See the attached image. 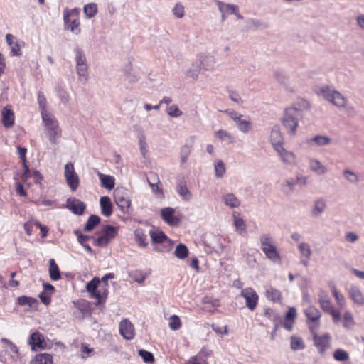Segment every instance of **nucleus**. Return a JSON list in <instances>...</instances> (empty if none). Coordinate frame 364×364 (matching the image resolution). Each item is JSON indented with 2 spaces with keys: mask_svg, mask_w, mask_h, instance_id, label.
<instances>
[{
  "mask_svg": "<svg viewBox=\"0 0 364 364\" xmlns=\"http://www.w3.org/2000/svg\"><path fill=\"white\" fill-rule=\"evenodd\" d=\"M298 250L300 253V262L304 267H307L311 256V250L309 244L306 242H301L298 245Z\"/></svg>",
  "mask_w": 364,
  "mask_h": 364,
  "instance_id": "nucleus-13",
  "label": "nucleus"
},
{
  "mask_svg": "<svg viewBox=\"0 0 364 364\" xmlns=\"http://www.w3.org/2000/svg\"><path fill=\"white\" fill-rule=\"evenodd\" d=\"M139 146L141 154L145 156L147 152V144L146 142V137L144 135L139 136Z\"/></svg>",
  "mask_w": 364,
  "mask_h": 364,
  "instance_id": "nucleus-61",
  "label": "nucleus"
},
{
  "mask_svg": "<svg viewBox=\"0 0 364 364\" xmlns=\"http://www.w3.org/2000/svg\"><path fill=\"white\" fill-rule=\"evenodd\" d=\"M350 298L358 305L364 304V296L360 289L356 286H351L348 290Z\"/></svg>",
  "mask_w": 364,
  "mask_h": 364,
  "instance_id": "nucleus-19",
  "label": "nucleus"
},
{
  "mask_svg": "<svg viewBox=\"0 0 364 364\" xmlns=\"http://www.w3.org/2000/svg\"><path fill=\"white\" fill-rule=\"evenodd\" d=\"M316 92L317 95L322 96L326 100L338 108H343L346 105V97L331 86L322 85L318 87Z\"/></svg>",
  "mask_w": 364,
  "mask_h": 364,
  "instance_id": "nucleus-3",
  "label": "nucleus"
},
{
  "mask_svg": "<svg viewBox=\"0 0 364 364\" xmlns=\"http://www.w3.org/2000/svg\"><path fill=\"white\" fill-rule=\"evenodd\" d=\"M172 13L178 18H183L185 14L184 6L181 3H176L172 9Z\"/></svg>",
  "mask_w": 364,
  "mask_h": 364,
  "instance_id": "nucleus-51",
  "label": "nucleus"
},
{
  "mask_svg": "<svg viewBox=\"0 0 364 364\" xmlns=\"http://www.w3.org/2000/svg\"><path fill=\"white\" fill-rule=\"evenodd\" d=\"M199 64L201 70L211 71L214 69L215 65V58L210 54H200L196 59Z\"/></svg>",
  "mask_w": 364,
  "mask_h": 364,
  "instance_id": "nucleus-8",
  "label": "nucleus"
},
{
  "mask_svg": "<svg viewBox=\"0 0 364 364\" xmlns=\"http://www.w3.org/2000/svg\"><path fill=\"white\" fill-rule=\"evenodd\" d=\"M176 191L183 200L188 201L191 199V193L188 191L186 185H178L176 187Z\"/></svg>",
  "mask_w": 364,
  "mask_h": 364,
  "instance_id": "nucleus-44",
  "label": "nucleus"
},
{
  "mask_svg": "<svg viewBox=\"0 0 364 364\" xmlns=\"http://www.w3.org/2000/svg\"><path fill=\"white\" fill-rule=\"evenodd\" d=\"M241 296L245 299V304L250 311L255 309L258 304L259 296L257 292L251 287L242 290Z\"/></svg>",
  "mask_w": 364,
  "mask_h": 364,
  "instance_id": "nucleus-7",
  "label": "nucleus"
},
{
  "mask_svg": "<svg viewBox=\"0 0 364 364\" xmlns=\"http://www.w3.org/2000/svg\"><path fill=\"white\" fill-rule=\"evenodd\" d=\"M56 91L58 93V96L62 102L66 103L68 102L69 95L65 90H64L62 87L58 86L56 87Z\"/></svg>",
  "mask_w": 364,
  "mask_h": 364,
  "instance_id": "nucleus-60",
  "label": "nucleus"
},
{
  "mask_svg": "<svg viewBox=\"0 0 364 364\" xmlns=\"http://www.w3.org/2000/svg\"><path fill=\"white\" fill-rule=\"evenodd\" d=\"M215 135L223 141H225L228 144L233 142V137L226 130L220 129L215 133Z\"/></svg>",
  "mask_w": 364,
  "mask_h": 364,
  "instance_id": "nucleus-42",
  "label": "nucleus"
},
{
  "mask_svg": "<svg viewBox=\"0 0 364 364\" xmlns=\"http://www.w3.org/2000/svg\"><path fill=\"white\" fill-rule=\"evenodd\" d=\"M333 358L337 361H346L349 358V355L346 350L338 348L334 351Z\"/></svg>",
  "mask_w": 364,
  "mask_h": 364,
  "instance_id": "nucleus-49",
  "label": "nucleus"
},
{
  "mask_svg": "<svg viewBox=\"0 0 364 364\" xmlns=\"http://www.w3.org/2000/svg\"><path fill=\"white\" fill-rule=\"evenodd\" d=\"M64 176L70 189L75 191L79 186L80 180L77 174L75 171L74 166L72 163L69 162L65 164Z\"/></svg>",
  "mask_w": 364,
  "mask_h": 364,
  "instance_id": "nucleus-6",
  "label": "nucleus"
},
{
  "mask_svg": "<svg viewBox=\"0 0 364 364\" xmlns=\"http://www.w3.org/2000/svg\"><path fill=\"white\" fill-rule=\"evenodd\" d=\"M259 241L261 244V248L267 246L269 244H272L271 237L269 235L263 234L259 237Z\"/></svg>",
  "mask_w": 364,
  "mask_h": 364,
  "instance_id": "nucleus-64",
  "label": "nucleus"
},
{
  "mask_svg": "<svg viewBox=\"0 0 364 364\" xmlns=\"http://www.w3.org/2000/svg\"><path fill=\"white\" fill-rule=\"evenodd\" d=\"M101 221L100 218L98 215H91L84 227V231L85 232H90L92 231L97 225L100 224Z\"/></svg>",
  "mask_w": 364,
  "mask_h": 364,
  "instance_id": "nucleus-32",
  "label": "nucleus"
},
{
  "mask_svg": "<svg viewBox=\"0 0 364 364\" xmlns=\"http://www.w3.org/2000/svg\"><path fill=\"white\" fill-rule=\"evenodd\" d=\"M224 203L230 208H235L240 205V200L233 193H227L222 198Z\"/></svg>",
  "mask_w": 364,
  "mask_h": 364,
  "instance_id": "nucleus-25",
  "label": "nucleus"
},
{
  "mask_svg": "<svg viewBox=\"0 0 364 364\" xmlns=\"http://www.w3.org/2000/svg\"><path fill=\"white\" fill-rule=\"evenodd\" d=\"M114 200L119 208L124 213H129L131 205V200L128 193L124 189H116L114 191Z\"/></svg>",
  "mask_w": 364,
  "mask_h": 364,
  "instance_id": "nucleus-5",
  "label": "nucleus"
},
{
  "mask_svg": "<svg viewBox=\"0 0 364 364\" xmlns=\"http://www.w3.org/2000/svg\"><path fill=\"white\" fill-rule=\"evenodd\" d=\"M174 213L175 210L172 208H164L161 210V216L167 224L176 226L179 224V219L174 216Z\"/></svg>",
  "mask_w": 364,
  "mask_h": 364,
  "instance_id": "nucleus-12",
  "label": "nucleus"
},
{
  "mask_svg": "<svg viewBox=\"0 0 364 364\" xmlns=\"http://www.w3.org/2000/svg\"><path fill=\"white\" fill-rule=\"evenodd\" d=\"M305 347L301 338L292 337L291 341V348L294 350H302Z\"/></svg>",
  "mask_w": 364,
  "mask_h": 364,
  "instance_id": "nucleus-52",
  "label": "nucleus"
},
{
  "mask_svg": "<svg viewBox=\"0 0 364 364\" xmlns=\"http://www.w3.org/2000/svg\"><path fill=\"white\" fill-rule=\"evenodd\" d=\"M194 137L190 136L187 140L186 144L181 148V165L185 164L188 159L189 154L191 151L192 144L193 143Z\"/></svg>",
  "mask_w": 364,
  "mask_h": 364,
  "instance_id": "nucleus-21",
  "label": "nucleus"
},
{
  "mask_svg": "<svg viewBox=\"0 0 364 364\" xmlns=\"http://www.w3.org/2000/svg\"><path fill=\"white\" fill-rule=\"evenodd\" d=\"M314 343L318 353L323 355L325 350L331 346V336L328 333L322 336L314 335Z\"/></svg>",
  "mask_w": 364,
  "mask_h": 364,
  "instance_id": "nucleus-9",
  "label": "nucleus"
},
{
  "mask_svg": "<svg viewBox=\"0 0 364 364\" xmlns=\"http://www.w3.org/2000/svg\"><path fill=\"white\" fill-rule=\"evenodd\" d=\"M97 174L100 180L102 186L104 188L108 190H112L114 188L115 185V179L113 176L103 174L100 171H97Z\"/></svg>",
  "mask_w": 364,
  "mask_h": 364,
  "instance_id": "nucleus-23",
  "label": "nucleus"
},
{
  "mask_svg": "<svg viewBox=\"0 0 364 364\" xmlns=\"http://www.w3.org/2000/svg\"><path fill=\"white\" fill-rule=\"evenodd\" d=\"M78 11L77 9H73L70 10L65 9L63 11V18L65 21V25L66 27H68L70 23H72V20L74 18L77 17Z\"/></svg>",
  "mask_w": 364,
  "mask_h": 364,
  "instance_id": "nucleus-37",
  "label": "nucleus"
},
{
  "mask_svg": "<svg viewBox=\"0 0 364 364\" xmlns=\"http://www.w3.org/2000/svg\"><path fill=\"white\" fill-rule=\"evenodd\" d=\"M149 235L152 243H163L168 240L164 232L160 230H150Z\"/></svg>",
  "mask_w": 364,
  "mask_h": 364,
  "instance_id": "nucleus-30",
  "label": "nucleus"
},
{
  "mask_svg": "<svg viewBox=\"0 0 364 364\" xmlns=\"http://www.w3.org/2000/svg\"><path fill=\"white\" fill-rule=\"evenodd\" d=\"M134 235L136 241L140 247H146L147 246V242H146V235L144 234L143 230L137 229L134 232Z\"/></svg>",
  "mask_w": 364,
  "mask_h": 364,
  "instance_id": "nucleus-43",
  "label": "nucleus"
},
{
  "mask_svg": "<svg viewBox=\"0 0 364 364\" xmlns=\"http://www.w3.org/2000/svg\"><path fill=\"white\" fill-rule=\"evenodd\" d=\"M31 364H53V358L48 353H40L36 355Z\"/></svg>",
  "mask_w": 364,
  "mask_h": 364,
  "instance_id": "nucleus-31",
  "label": "nucleus"
},
{
  "mask_svg": "<svg viewBox=\"0 0 364 364\" xmlns=\"http://www.w3.org/2000/svg\"><path fill=\"white\" fill-rule=\"evenodd\" d=\"M228 93L229 97L231 99V100L237 104H242L243 101L237 92L234 90H230Z\"/></svg>",
  "mask_w": 364,
  "mask_h": 364,
  "instance_id": "nucleus-62",
  "label": "nucleus"
},
{
  "mask_svg": "<svg viewBox=\"0 0 364 364\" xmlns=\"http://www.w3.org/2000/svg\"><path fill=\"white\" fill-rule=\"evenodd\" d=\"M49 273L52 280L56 281L60 278V272L53 259L49 260Z\"/></svg>",
  "mask_w": 364,
  "mask_h": 364,
  "instance_id": "nucleus-35",
  "label": "nucleus"
},
{
  "mask_svg": "<svg viewBox=\"0 0 364 364\" xmlns=\"http://www.w3.org/2000/svg\"><path fill=\"white\" fill-rule=\"evenodd\" d=\"M265 296L270 301H278L281 299V292L275 288L269 287L266 290Z\"/></svg>",
  "mask_w": 364,
  "mask_h": 364,
  "instance_id": "nucleus-39",
  "label": "nucleus"
},
{
  "mask_svg": "<svg viewBox=\"0 0 364 364\" xmlns=\"http://www.w3.org/2000/svg\"><path fill=\"white\" fill-rule=\"evenodd\" d=\"M214 2L217 4L220 12L232 14L238 10V6L236 5L225 4L219 0H214Z\"/></svg>",
  "mask_w": 364,
  "mask_h": 364,
  "instance_id": "nucleus-29",
  "label": "nucleus"
},
{
  "mask_svg": "<svg viewBox=\"0 0 364 364\" xmlns=\"http://www.w3.org/2000/svg\"><path fill=\"white\" fill-rule=\"evenodd\" d=\"M2 122L6 127H11L14 123V112L4 107L1 112Z\"/></svg>",
  "mask_w": 364,
  "mask_h": 364,
  "instance_id": "nucleus-24",
  "label": "nucleus"
},
{
  "mask_svg": "<svg viewBox=\"0 0 364 364\" xmlns=\"http://www.w3.org/2000/svg\"><path fill=\"white\" fill-rule=\"evenodd\" d=\"M237 129L244 134H247L252 129V124L250 119H244L238 124Z\"/></svg>",
  "mask_w": 364,
  "mask_h": 364,
  "instance_id": "nucleus-53",
  "label": "nucleus"
},
{
  "mask_svg": "<svg viewBox=\"0 0 364 364\" xmlns=\"http://www.w3.org/2000/svg\"><path fill=\"white\" fill-rule=\"evenodd\" d=\"M74 234L77 236V241L82 246L86 245V241L91 238L89 235H83L79 230H75Z\"/></svg>",
  "mask_w": 364,
  "mask_h": 364,
  "instance_id": "nucleus-59",
  "label": "nucleus"
},
{
  "mask_svg": "<svg viewBox=\"0 0 364 364\" xmlns=\"http://www.w3.org/2000/svg\"><path fill=\"white\" fill-rule=\"evenodd\" d=\"M354 326V320L351 313L346 311L343 314V326L350 329Z\"/></svg>",
  "mask_w": 364,
  "mask_h": 364,
  "instance_id": "nucleus-50",
  "label": "nucleus"
},
{
  "mask_svg": "<svg viewBox=\"0 0 364 364\" xmlns=\"http://www.w3.org/2000/svg\"><path fill=\"white\" fill-rule=\"evenodd\" d=\"M270 142L274 150L283 146V138L279 125L272 127L270 133Z\"/></svg>",
  "mask_w": 364,
  "mask_h": 364,
  "instance_id": "nucleus-15",
  "label": "nucleus"
},
{
  "mask_svg": "<svg viewBox=\"0 0 364 364\" xmlns=\"http://www.w3.org/2000/svg\"><path fill=\"white\" fill-rule=\"evenodd\" d=\"M139 355L141 357L145 363H152L154 360L153 354L145 350H139Z\"/></svg>",
  "mask_w": 364,
  "mask_h": 364,
  "instance_id": "nucleus-55",
  "label": "nucleus"
},
{
  "mask_svg": "<svg viewBox=\"0 0 364 364\" xmlns=\"http://www.w3.org/2000/svg\"><path fill=\"white\" fill-rule=\"evenodd\" d=\"M102 236L107 240L109 243L110 240L116 237L117 234V230L115 227L110 225H105L102 228Z\"/></svg>",
  "mask_w": 364,
  "mask_h": 364,
  "instance_id": "nucleus-33",
  "label": "nucleus"
},
{
  "mask_svg": "<svg viewBox=\"0 0 364 364\" xmlns=\"http://www.w3.org/2000/svg\"><path fill=\"white\" fill-rule=\"evenodd\" d=\"M275 151L284 164L288 165L295 164V155L291 151L286 150L283 146L278 147Z\"/></svg>",
  "mask_w": 364,
  "mask_h": 364,
  "instance_id": "nucleus-16",
  "label": "nucleus"
},
{
  "mask_svg": "<svg viewBox=\"0 0 364 364\" xmlns=\"http://www.w3.org/2000/svg\"><path fill=\"white\" fill-rule=\"evenodd\" d=\"M100 279L97 277H94L91 281H90L86 286L87 290L89 293L94 292L97 291V288L100 283Z\"/></svg>",
  "mask_w": 364,
  "mask_h": 364,
  "instance_id": "nucleus-58",
  "label": "nucleus"
},
{
  "mask_svg": "<svg viewBox=\"0 0 364 364\" xmlns=\"http://www.w3.org/2000/svg\"><path fill=\"white\" fill-rule=\"evenodd\" d=\"M119 332L124 338L132 340L134 336V328L128 319L122 320L119 323Z\"/></svg>",
  "mask_w": 364,
  "mask_h": 364,
  "instance_id": "nucleus-11",
  "label": "nucleus"
},
{
  "mask_svg": "<svg viewBox=\"0 0 364 364\" xmlns=\"http://www.w3.org/2000/svg\"><path fill=\"white\" fill-rule=\"evenodd\" d=\"M84 12L86 16L89 18L95 16L97 11V4L95 3H90L84 6Z\"/></svg>",
  "mask_w": 364,
  "mask_h": 364,
  "instance_id": "nucleus-45",
  "label": "nucleus"
},
{
  "mask_svg": "<svg viewBox=\"0 0 364 364\" xmlns=\"http://www.w3.org/2000/svg\"><path fill=\"white\" fill-rule=\"evenodd\" d=\"M181 321L178 316L173 315L170 318V321L168 326L171 330L176 331L180 328L181 327Z\"/></svg>",
  "mask_w": 364,
  "mask_h": 364,
  "instance_id": "nucleus-54",
  "label": "nucleus"
},
{
  "mask_svg": "<svg viewBox=\"0 0 364 364\" xmlns=\"http://www.w3.org/2000/svg\"><path fill=\"white\" fill-rule=\"evenodd\" d=\"M168 114L172 117H177L181 116L183 112L178 109V106L173 105L168 107L166 109Z\"/></svg>",
  "mask_w": 364,
  "mask_h": 364,
  "instance_id": "nucleus-57",
  "label": "nucleus"
},
{
  "mask_svg": "<svg viewBox=\"0 0 364 364\" xmlns=\"http://www.w3.org/2000/svg\"><path fill=\"white\" fill-rule=\"evenodd\" d=\"M101 213L105 217H109L112 214L113 205L108 196H102L100 200Z\"/></svg>",
  "mask_w": 364,
  "mask_h": 364,
  "instance_id": "nucleus-18",
  "label": "nucleus"
},
{
  "mask_svg": "<svg viewBox=\"0 0 364 364\" xmlns=\"http://www.w3.org/2000/svg\"><path fill=\"white\" fill-rule=\"evenodd\" d=\"M305 315L309 321L316 322L321 317L319 310L314 306H309L305 310Z\"/></svg>",
  "mask_w": 364,
  "mask_h": 364,
  "instance_id": "nucleus-36",
  "label": "nucleus"
},
{
  "mask_svg": "<svg viewBox=\"0 0 364 364\" xmlns=\"http://www.w3.org/2000/svg\"><path fill=\"white\" fill-rule=\"evenodd\" d=\"M326 208V203L323 198L316 200L311 210V215L314 218L318 217L325 210Z\"/></svg>",
  "mask_w": 364,
  "mask_h": 364,
  "instance_id": "nucleus-22",
  "label": "nucleus"
},
{
  "mask_svg": "<svg viewBox=\"0 0 364 364\" xmlns=\"http://www.w3.org/2000/svg\"><path fill=\"white\" fill-rule=\"evenodd\" d=\"M343 176L350 183L357 184L359 182L358 175L350 169H344L343 171Z\"/></svg>",
  "mask_w": 364,
  "mask_h": 364,
  "instance_id": "nucleus-40",
  "label": "nucleus"
},
{
  "mask_svg": "<svg viewBox=\"0 0 364 364\" xmlns=\"http://www.w3.org/2000/svg\"><path fill=\"white\" fill-rule=\"evenodd\" d=\"M66 207L73 212V213L81 215L84 213L86 205L79 199L75 198H69L67 200Z\"/></svg>",
  "mask_w": 364,
  "mask_h": 364,
  "instance_id": "nucleus-10",
  "label": "nucleus"
},
{
  "mask_svg": "<svg viewBox=\"0 0 364 364\" xmlns=\"http://www.w3.org/2000/svg\"><path fill=\"white\" fill-rule=\"evenodd\" d=\"M295 186V180L292 178H288L281 184L282 192L285 195H290L294 191Z\"/></svg>",
  "mask_w": 364,
  "mask_h": 364,
  "instance_id": "nucleus-27",
  "label": "nucleus"
},
{
  "mask_svg": "<svg viewBox=\"0 0 364 364\" xmlns=\"http://www.w3.org/2000/svg\"><path fill=\"white\" fill-rule=\"evenodd\" d=\"M75 59L76 62V71L80 80L87 81L88 78L87 58L83 50L77 46L74 49Z\"/></svg>",
  "mask_w": 364,
  "mask_h": 364,
  "instance_id": "nucleus-4",
  "label": "nucleus"
},
{
  "mask_svg": "<svg viewBox=\"0 0 364 364\" xmlns=\"http://www.w3.org/2000/svg\"><path fill=\"white\" fill-rule=\"evenodd\" d=\"M201 68L196 61V60L192 63L191 68L186 71V75L194 80L198 78V75Z\"/></svg>",
  "mask_w": 364,
  "mask_h": 364,
  "instance_id": "nucleus-38",
  "label": "nucleus"
},
{
  "mask_svg": "<svg viewBox=\"0 0 364 364\" xmlns=\"http://www.w3.org/2000/svg\"><path fill=\"white\" fill-rule=\"evenodd\" d=\"M215 173L216 178H222L225 173V164L221 161L218 160L215 163Z\"/></svg>",
  "mask_w": 364,
  "mask_h": 364,
  "instance_id": "nucleus-47",
  "label": "nucleus"
},
{
  "mask_svg": "<svg viewBox=\"0 0 364 364\" xmlns=\"http://www.w3.org/2000/svg\"><path fill=\"white\" fill-rule=\"evenodd\" d=\"M18 302L21 306H28L30 308L36 309L38 304L37 299L28 297L26 296H21L18 298Z\"/></svg>",
  "mask_w": 364,
  "mask_h": 364,
  "instance_id": "nucleus-34",
  "label": "nucleus"
},
{
  "mask_svg": "<svg viewBox=\"0 0 364 364\" xmlns=\"http://www.w3.org/2000/svg\"><path fill=\"white\" fill-rule=\"evenodd\" d=\"M42 119L50 142L53 144H58L62 136V130L56 118L52 114H43Z\"/></svg>",
  "mask_w": 364,
  "mask_h": 364,
  "instance_id": "nucleus-2",
  "label": "nucleus"
},
{
  "mask_svg": "<svg viewBox=\"0 0 364 364\" xmlns=\"http://www.w3.org/2000/svg\"><path fill=\"white\" fill-rule=\"evenodd\" d=\"M331 139L324 135H316L311 139H307V144L309 146H323L329 144Z\"/></svg>",
  "mask_w": 364,
  "mask_h": 364,
  "instance_id": "nucleus-20",
  "label": "nucleus"
},
{
  "mask_svg": "<svg viewBox=\"0 0 364 364\" xmlns=\"http://www.w3.org/2000/svg\"><path fill=\"white\" fill-rule=\"evenodd\" d=\"M266 257L274 262H279L281 257L277 250L276 247L272 243L261 248Z\"/></svg>",
  "mask_w": 364,
  "mask_h": 364,
  "instance_id": "nucleus-17",
  "label": "nucleus"
},
{
  "mask_svg": "<svg viewBox=\"0 0 364 364\" xmlns=\"http://www.w3.org/2000/svg\"><path fill=\"white\" fill-rule=\"evenodd\" d=\"M28 343L31 345L32 350H36L37 348H45L44 337L39 332H34L30 336Z\"/></svg>",
  "mask_w": 364,
  "mask_h": 364,
  "instance_id": "nucleus-14",
  "label": "nucleus"
},
{
  "mask_svg": "<svg viewBox=\"0 0 364 364\" xmlns=\"http://www.w3.org/2000/svg\"><path fill=\"white\" fill-rule=\"evenodd\" d=\"M70 31L75 35H78L81 30L80 28V21L77 17L74 18L73 20H72V23H70L68 27Z\"/></svg>",
  "mask_w": 364,
  "mask_h": 364,
  "instance_id": "nucleus-56",
  "label": "nucleus"
},
{
  "mask_svg": "<svg viewBox=\"0 0 364 364\" xmlns=\"http://www.w3.org/2000/svg\"><path fill=\"white\" fill-rule=\"evenodd\" d=\"M188 250L184 244L180 243L176 246V250L174 251V255L177 258L183 259H185L188 256Z\"/></svg>",
  "mask_w": 364,
  "mask_h": 364,
  "instance_id": "nucleus-41",
  "label": "nucleus"
},
{
  "mask_svg": "<svg viewBox=\"0 0 364 364\" xmlns=\"http://www.w3.org/2000/svg\"><path fill=\"white\" fill-rule=\"evenodd\" d=\"M132 277H133L135 282L139 284H142L146 279V275L139 271L134 272L132 274Z\"/></svg>",
  "mask_w": 364,
  "mask_h": 364,
  "instance_id": "nucleus-63",
  "label": "nucleus"
},
{
  "mask_svg": "<svg viewBox=\"0 0 364 364\" xmlns=\"http://www.w3.org/2000/svg\"><path fill=\"white\" fill-rule=\"evenodd\" d=\"M319 303L321 309L326 313H329L333 309L331 301L326 296H320Z\"/></svg>",
  "mask_w": 364,
  "mask_h": 364,
  "instance_id": "nucleus-46",
  "label": "nucleus"
},
{
  "mask_svg": "<svg viewBox=\"0 0 364 364\" xmlns=\"http://www.w3.org/2000/svg\"><path fill=\"white\" fill-rule=\"evenodd\" d=\"M308 105L306 102L294 103L291 106L287 107L284 110L281 122L283 126L287 129L289 134L294 135L296 132L299 119L303 118L301 107Z\"/></svg>",
  "mask_w": 364,
  "mask_h": 364,
  "instance_id": "nucleus-1",
  "label": "nucleus"
},
{
  "mask_svg": "<svg viewBox=\"0 0 364 364\" xmlns=\"http://www.w3.org/2000/svg\"><path fill=\"white\" fill-rule=\"evenodd\" d=\"M309 168L318 175L325 174L328 169L317 159H311L309 161Z\"/></svg>",
  "mask_w": 364,
  "mask_h": 364,
  "instance_id": "nucleus-28",
  "label": "nucleus"
},
{
  "mask_svg": "<svg viewBox=\"0 0 364 364\" xmlns=\"http://www.w3.org/2000/svg\"><path fill=\"white\" fill-rule=\"evenodd\" d=\"M38 102L42 117L43 114H50L46 110V98L42 92H39L38 94Z\"/></svg>",
  "mask_w": 364,
  "mask_h": 364,
  "instance_id": "nucleus-48",
  "label": "nucleus"
},
{
  "mask_svg": "<svg viewBox=\"0 0 364 364\" xmlns=\"http://www.w3.org/2000/svg\"><path fill=\"white\" fill-rule=\"evenodd\" d=\"M247 27L252 30H264L269 27L267 22L255 18L247 19Z\"/></svg>",
  "mask_w": 364,
  "mask_h": 364,
  "instance_id": "nucleus-26",
  "label": "nucleus"
}]
</instances>
